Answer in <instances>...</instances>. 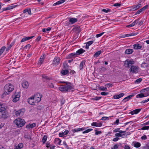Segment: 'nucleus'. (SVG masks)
I'll list each match as a JSON object with an SVG mask.
<instances>
[{
  "label": "nucleus",
  "mask_w": 149,
  "mask_h": 149,
  "mask_svg": "<svg viewBox=\"0 0 149 149\" xmlns=\"http://www.w3.org/2000/svg\"><path fill=\"white\" fill-rule=\"evenodd\" d=\"M4 93L6 95L9 94L14 89L13 85L10 83L6 84L4 87Z\"/></svg>",
  "instance_id": "f257e3e1"
},
{
  "label": "nucleus",
  "mask_w": 149,
  "mask_h": 149,
  "mask_svg": "<svg viewBox=\"0 0 149 149\" xmlns=\"http://www.w3.org/2000/svg\"><path fill=\"white\" fill-rule=\"evenodd\" d=\"M72 88L71 83H67L65 85H61L59 87V90L61 91L67 92Z\"/></svg>",
  "instance_id": "f03ea898"
},
{
  "label": "nucleus",
  "mask_w": 149,
  "mask_h": 149,
  "mask_svg": "<svg viewBox=\"0 0 149 149\" xmlns=\"http://www.w3.org/2000/svg\"><path fill=\"white\" fill-rule=\"evenodd\" d=\"M14 123L18 127H22L26 123V122L24 119L18 118L15 120Z\"/></svg>",
  "instance_id": "7ed1b4c3"
},
{
  "label": "nucleus",
  "mask_w": 149,
  "mask_h": 149,
  "mask_svg": "<svg viewBox=\"0 0 149 149\" xmlns=\"http://www.w3.org/2000/svg\"><path fill=\"white\" fill-rule=\"evenodd\" d=\"M134 62L133 60L127 59L125 61L124 65L126 67L129 68L130 66H132V65L134 63Z\"/></svg>",
  "instance_id": "20e7f679"
},
{
  "label": "nucleus",
  "mask_w": 149,
  "mask_h": 149,
  "mask_svg": "<svg viewBox=\"0 0 149 149\" xmlns=\"http://www.w3.org/2000/svg\"><path fill=\"white\" fill-rule=\"evenodd\" d=\"M20 97V93H15L12 96L13 98V101L15 102H17L19 100Z\"/></svg>",
  "instance_id": "39448f33"
},
{
  "label": "nucleus",
  "mask_w": 149,
  "mask_h": 149,
  "mask_svg": "<svg viewBox=\"0 0 149 149\" xmlns=\"http://www.w3.org/2000/svg\"><path fill=\"white\" fill-rule=\"evenodd\" d=\"M129 70L130 73H136L139 72V67L137 66H132L130 67Z\"/></svg>",
  "instance_id": "423d86ee"
},
{
  "label": "nucleus",
  "mask_w": 149,
  "mask_h": 149,
  "mask_svg": "<svg viewBox=\"0 0 149 149\" xmlns=\"http://www.w3.org/2000/svg\"><path fill=\"white\" fill-rule=\"evenodd\" d=\"M42 97V95L40 93H37L33 96L34 97L35 101L36 102H38L41 101V98Z\"/></svg>",
  "instance_id": "0eeeda50"
},
{
  "label": "nucleus",
  "mask_w": 149,
  "mask_h": 149,
  "mask_svg": "<svg viewBox=\"0 0 149 149\" xmlns=\"http://www.w3.org/2000/svg\"><path fill=\"white\" fill-rule=\"evenodd\" d=\"M60 61V58L58 57H56L53 60L52 64L56 66L59 64Z\"/></svg>",
  "instance_id": "6e6552de"
},
{
  "label": "nucleus",
  "mask_w": 149,
  "mask_h": 149,
  "mask_svg": "<svg viewBox=\"0 0 149 149\" xmlns=\"http://www.w3.org/2000/svg\"><path fill=\"white\" fill-rule=\"evenodd\" d=\"M17 6V5L13 4L9 6L8 7L6 8H2V10H3V11H6L7 10H10L15 8Z\"/></svg>",
  "instance_id": "1a4fd4ad"
},
{
  "label": "nucleus",
  "mask_w": 149,
  "mask_h": 149,
  "mask_svg": "<svg viewBox=\"0 0 149 149\" xmlns=\"http://www.w3.org/2000/svg\"><path fill=\"white\" fill-rule=\"evenodd\" d=\"M35 99L33 96L29 97L28 99V102L29 104L32 105H35Z\"/></svg>",
  "instance_id": "9d476101"
},
{
  "label": "nucleus",
  "mask_w": 149,
  "mask_h": 149,
  "mask_svg": "<svg viewBox=\"0 0 149 149\" xmlns=\"http://www.w3.org/2000/svg\"><path fill=\"white\" fill-rule=\"evenodd\" d=\"M22 85L23 88L26 89L29 87V84L27 81L24 80L22 81Z\"/></svg>",
  "instance_id": "9b49d317"
},
{
  "label": "nucleus",
  "mask_w": 149,
  "mask_h": 149,
  "mask_svg": "<svg viewBox=\"0 0 149 149\" xmlns=\"http://www.w3.org/2000/svg\"><path fill=\"white\" fill-rule=\"evenodd\" d=\"M1 113V117L3 119H6L8 117V113L7 111L2 112Z\"/></svg>",
  "instance_id": "f8f14e48"
},
{
  "label": "nucleus",
  "mask_w": 149,
  "mask_h": 149,
  "mask_svg": "<svg viewBox=\"0 0 149 149\" xmlns=\"http://www.w3.org/2000/svg\"><path fill=\"white\" fill-rule=\"evenodd\" d=\"M133 48L135 49H139L142 47V44H141L136 43L133 45Z\"/></svg>",
  "instance_id": "ddd939ff"
},
{
  "label": "nucleus",
  "mask_w": 149,
  "mask_h": 149,
  "mask_svg": "<svg viewBox=\"0 0 149 149\" xmlns=\"http://www.w3.org/2000/svg\"><path fill=\"white\" fill-rule=\"evenodd\" d=\"M142 6L141 5V4H139L138 5H134L132 7V8L131 9L132 11L135 10L139 9Z\"/></svg>",
  "instance_id": "4468645a"
},
{
  "label": "nucleus",
  "mask_w": 149,
  "mask_h": 149,
  "mask_svg": "<svg viewBox=\"0 0 149 149\" xmlns=\"http://www.w3.org/2000/svg\"><path fill=\"white\" fill-rule=\"evenodd\" d=\"M24 112L21 110H19L16 111L15 113L16 116H21L23 114Z\"/></svg>",
  "instance_id": "2eb2a0df"
},
{
  "label": "nucleus",
  "mask_w": 149,
  "mask_h": 149,
  "mask_svg": "<svg viewBox=\"0 0 149 149\" xmlns=\"http://www.w3.org/2000/svg\"><path fill=\"white\" fill-rule=\"evenodd\" d=\"M34 37V36H30V37H24L22 39L21 42H24L27 40H29L31 39L32 38Z\"/></svg>",
  "instance_id": "dca6fc26"
},
{
  "label": "nucleus",
  "mask_w": 149,
  "mask_h": 149,
  "mask_svg": "<svg viewBox=\"0 0 149 149\" xmlns=\"http://www.w3.org/2000/svg\"><path fill=\"white\" fill-rule=\"evenodd\" d=\"M141 109H136L130 112V113L132 115H133L134 114H137L140 111Z\"/></svg>",
  "instance_id": "f3484780"
},
{
  "label": "nucleus",
  "mask_w": 149,
  "mask_h": 149,
  "mask_svg": "<svg viewBox=\"0 0 149 149\" xmlns=\"http://www.w3.org/2000/svg\"><path fill=\"white\" fill-rule=\"evenodd\" d=\"M124 95V94L123 93H121L119 95H113V98L115 99H118L123 97Z\"/></svg>",
  "instance_id": "a211bd4d"
},
{
  "label": "nucleus",
  "mask_w": 149,
  "mask_h": 149,
  "mask_svg": "<svg viewBox=\"0 0 149 149\" xmlns=\"http://www.w3.org/2000/svg\"><path fill=\"white\" fill-rule=\"evenodd\" d=\"M91 125L93 126L100 127L102 125V124L100 123H97L96 122H93L91 124Z\"/></svg>",
  "instance_id": "6ab92c4d"
},
{
  "label": "nucleus",
  "mask_w": 149,
  "mask_h": 149,
  "mask_svg": "<svg viewBox=\"0 0 149 149\" xmlns=\"http://www.w3.org/2000/svg\"><path fill=\"white\" fill-rule=\"evenodd\" d=\"M36 124L33 123L31 124H29L26 125V127L27 128L32 129L36 126Z\"/></svg>",
  "instance_id": "aec40b11"
},
{
  "label": "nucleus",
  "mask_w": 149,
  "mask_h": 149,
  "mask_svg": "<svg viewBox=\"0 0 149 149\" xmlns=\"http://www.w3.org/2000/svg\"><path fill=\"white\" fill-rule=\"evenodd\" d=\"M77 19L76 18H71L70 19L69 22H70L71 24H73L77 22Z\"/></svg>",
  "instance_id": "412c9836"
},
{
  "label": "nucleus",
  "mask_w": 149,
  "mask_h": 149,
  "mask_svg": "<svg viewBox=\"0 0 149 149\" xmlns=\"http://www.w3.org/2000/svg\"><path fill=\"white\" fill-rule=\"evenodd\" d=\"M85 52V51L82 48H81L76 51V54L77 55H79Z\"/></svg>",
  "instance_id": "4be33fe9"
},
{
  "label": "nucleus",
  "mask_w": 149,
  "mask_h": 149,
  "mask_svg": "<svg viewBox=\"0 0 149 149\" xmlns=\"http://www.w3.org/2000/svg\"><path fill=\"white\" fill-rule=\"evenodd\" d=\"M85 130V128L84 127L81 128H79L77 129H74L72 130V132L74 133L75 132H77L81 131H82Z\"/></svg>",
  "instance_id": "5701e85b"
},
{
  "label": "nucleus",
  "mask_w": 149,
  "mask_h": 149,
  "mask_svg": "<svg viewBox=\"0 0 149 149\" xmlns=\"http://www.w3.org/2000/svg\"><path fill=\"white\" fill-rule=\"evenodd\" d=\"M133 50L132 49H127L125 50V53L127 54H131L133 52Z\"/></svg>",
  "instance_id": "b1692460"
},
{
  "label": "nucleus",
  "mask_w": 149,
  "mask_h": 149,
  "mask_svg": "<svg viewBox=\"0 0 149 149\" xmlns=\"http://www.w3.org/2000/svg\"><path fill=\"white\" fill-rule=\"evenodd\" d=\"M132 143L134 146L136 148H139L141 146V143L138 142H133Z\"/></svg>",
  "instance_id": "393cba45"
},
{
  "label": "nucleus",
  "mask_w": 149,
  "mask_h": 149,
  "mask_svg": "<svg viewBox=\"0 0 149 149\" xmlns=\"http://www.w3.org/2000/svg\"><path fill=\"white\" fill-rule=\"evenodd\" d=\"M23 147V144L22 143H19L17 146H15V149H22Z\"/></svg>",
  "instance_id": "a878e982"
},
{
  "label": "nucleus",
  "mask_w": 149,
  "mask_h": 149,
  "mask_svg": "<svg viewBox=\"0 0 149 149\" xmlns=\"http://www.w3.org/2000/svg\"><path fill=\"white\" fill-rule=\"evenodd\" d=\"M136 35V33H130L128 34H126L121 36V37L122 38H124L127 37H129L131 36H135Z\"/></svg>",
  "instance_id": "bb28decb"
},
{
  "label": "nucleus",
  "mask_w": 149,
  "mask_h": 149,
  "mask_svg": "<svg viewBox=\"0 0 149 149\" xmlns=\"http://www.w3.org/2000/svg\"><path fill=\"white\" fill-rule=\"evenodd\" d=\"M93 41H91L87 42L86 43V48L88 49L89 48V46L93 44Z\"/></svg>",
  "instance_id": "cd10ccee"
},
{
  "label": "nucleus",
  "mask_w": 149,
  "mask_h": 149,
  "mask_svg": "<svg viewBox=\"0 0 149 149\" xmlns=\"http://www.w3.org/2000/svg\"><path fill=\"white\" fill-rule=\"evenodd\" d=\"M134 96V95H130L128 96L125 98L123 100V101H125V102H126L129 100H130L131 97Z\"/></svg>",
  "instance_id": "c85d7f7f"
},
{
  "label": "nucleus",
  "mask_w": 149,
  "mask_h": 149,
  "mask_svg": "<svg viewBox=\"0 0 149 149\" xmlns=\"http://www.w3.org/2000/svg\"><path fill=\"white\" fill-rule=\"evenodd\" d=\"M61 73L63 75H65L68 74L69 71L67 70H62Z\"/></svg>",
  "instance_id": "c756f323"
},
{
  "label": "nucleus",
  "mask_w": 149,
  "mask_h": 149,
  "mask_svg": "<svg viewBox=\"0 0 149 149\" xmlns=\"http://www.w3.org/2000/svg\"><path fill=\"white\" fill-rule=\"evenodd\" d=\"M85 65V62L84 61H82L79 65V68L80 69V70H81L82 69H83L84 66Z\"/></svg>",
  "instance_id": "7c9ffc66"
},
{
  "label": "nucleus",
  "mask_w": 149,
  "mask_h": 149,
  "mask_svg": "<svg viewBox=\"0 0 149 149\" xmlns=\"http://www.w3.org/2000/svg\"><path fill=\"white\" fill-rule=\"evenodd\" d=\"M65 1V0H61L53 4V6H55L63 3Z\"/></svg>",
  "instance_id": "2f4dec72"
},
{
  "label": "nucleus",
  "mask_w": 149,
  "mask_h": 149,
  "mask_svg": "<svg viewBox=\"0 0 149 149\" xmlns=\"http://www.w3.org/2000/svg\"><path fill=\"white\" fill-rule=\"evenodd\" d=\"M61 141L58 138H56L55 140V143H56L57 144H58L59 145H61Z\"/></svg>",
  "instance_id": "473e14b6"
},
{
  "label": "nucleus",
  "mask_w": 149,
  "mask_h": 149,
  "mask_svg": "<svg viewBox=\"0 0 149 149\" xmlns=\"http://www.w3.org/2000/svg\"><path fill=\"white\" fill-rule=\"evenodd\" d=\"M102 52L101 50H100L96 52L93 55L94 57L97 58L98 57Z\"/></svg>",
  "instance_id": "72a5a7b5"
},
{
  "label": "nucleus",
  "mask_w": 149,
  "mask_h": 149,
  "mask_svg": "<svg viewBox=\"0 0 149 149\" xmlns=\"http://www.w3.org/2000/svg\"><path fill=\"white\" fill-rule=\"evenodd\" d=\"M125 134H121V133H116L115 134V136L116 137H121L122 138H123V136H125Z\"/></svg>",
  "instance_id": "f704fd0d"
},
{
  "label": "nucleus",
  "mask_w": 149,
  "mask_h": 149,
  "mask_svg": "<svg viewBox=\"0 0 149 149\" xmlns=\"http://www.w3.org/2000/svg\"><path fill=\"white\" fill-rule=\"evenodd\" d=\"M51 30V27H49L46 29H42V31L44 33H48V32Z\"/></svg>",
  "instance_id": "c9c22d12"
},
{
  "label": "nucleus",
  "mask_w": 149,
  "mask_h": 149,
  "mask_svg": "<svg viewBox=\"0 0 149 149\" xmlns=\"http://www.w3.org/2000/svg\"><path fill=\"white\" fill-rule=\"evenodd\" d=\"M15 43V41H14L13 42H12L10 44V45L8 47H7L6 49V51H8L9 49H10L14 45V44Z\"/></svg>",
  "instance_id": "e433bc0d"
},
{
  "label": "nucleus",
  "mask_w": 149,
  "mask_h": 149,
  "mask_svg": "<svg viewBox=\"0 0 149 149\" xmlns=\"http://www.w3.org/2000/svg\"><path fill=\"white\" fill-rule=\"evenodd\" d=\"M47 136L46 135H45L42 139V141L43 143H45L46 141L47 138Z\"/></svg>",
  "instance_id": "4c0bfd02"
},
{
  "label": "nucleus",
  "mask_w": 149,
  "mask_h": 149,
  "mask_svg": "<svg viewBox=\"0 0 149 149\" xmlns=\"http://www.w3.org/2000/svg\"><path fill=\"white\" fill-rule=\"evenodd\" d=\"M63 66L64 68L65 69H67L68 68L69 65H68L67 61H65L64 63H63Z\"/></svg>",
  "instance_id": "58836bf2"
},
{
  "label": "nucleus",
  "mask_w": 149,
  "mask_h": 149,
  "mask_svg": "<svg viewBox=\"0 0 149 149\" xmlns=\"http://www.w3.org/2000/svg\"><path fill=\"white\" fill-rule=\"evenodd\" d=\"M144 97V94H143L142 93L139 94L137 95L136 96V97L137 98H142Z\"/></svg>",
  "instance_id": "ea45409f"
},
{
  "label": "nucleus",
  "mask_w": 149,
  "mask_h": 149,
  "mask_svg": "<svg viewBox=\"0 0 149 149\" xmlns=\"http://www.w3.org/2000/svg\"><path fill=\"white\" fill-rule=\"evenodd\" d=\"M6 49V47L5 46H3L0 49V56L3 53V52Z\"/></svg>",
  "instance_id": "a19ab883"
},
{
  "label": "nucleus",
  "mask_w": 149,
  "mask_h": 149,
  "mask_svg": "<svg viewBox=\"0 0 149 149\" xmlns=\"http://www.w3.org/2000/svg\"><path fill=\"white\" fill-rule=\"evenodd\" d=\"M6 109L5 107H2L0 105V112L2 113V112L6 111Z\"/></svg>",
  "instance_id": "79ce46f5"
},
{
  "label": "nucleus",
  "mask_w": 149,
  "mask_h": 149,
  "mask_svg": "<svg viewBox=\"0 0 149 149\" xmlns=\"http://www.w3.org/2000/svg\"><path fill=\"white\" fill-rule=\"evenodd\" d=\"M149 129V126H144L142 128H141L140 130H148Z\"/></svg>",
  "instance_id": "37998d69"
},
{
  "label": "nucleus",
  "mask_w": 149,
  "mask_h": 149,
  "mask_svg": "<svg viewBox=\"0 0 149 149\" xmlns=\"http://www.w3.org/2000/svg\"><path fill=\"white\" fill-rule=\"evenodd\" d=\"M100 90L103 91H106L107 90V88L106 87L104 86H100L99 87Z\"/></svg>",
  "instance_id": "c03bdc74"
},
{
  "label": "nucleus",
  "mask_w": 149,
  "mask_h": 149,
  "mask_svg": "<svg viewBox=\"0 0 149 149\" xmlns=\"http://www.w3.org/2000/svg\"><path fill=\"white\" fill-rule=\"evenodd\" d=\"M93 129H89L86 130L84 131L83 132V133L84 134V133H86L89 132L91 131Z\"/></svg>",
  "instance_id": "a18cd8bd"
},
{
  "label": "nucleus",
  "mask_w": 149,
  "mask_h": 149,
  "mask_svg": "<svg viewBox=\"0 0 149 149\" xmlns=\"http://www.w3.org/2000/svg\"><path fill=\"white\" fill-rule=\"evenodd\" d=\"M148 7V5H146L140 9L142 12L143 11H144L146 9H147Z\"/></svg>",
  "instance_id": "49530a36"
},
{
  "label": "nucleus",
  "mask_w": 149,
  "mask_h": 149,
  "mask_svg": "<svg viewBox=\"0 0 149 149\" xmlns=\"http://www.w3.org/2000/svg\"><path fill=\"white\" fill-rule=\"evenodd\" d=\"M42 78L46 80H48L49 79V77L47 76L45 74H43L42 75Z\"/></svg>",
  "instance_id": "de8ad7c7"
},
{
  "label": "nucleus",
  "mask_w": 149,
  "mask_h": 149,
  "mask_svg": "<svg viewBox=\"0 0 149 149\" xmlns=\"http://www.w3.org/2000/svg\"><path fill=\"white\" fill-rule=\"evenodd\" d=\"M142 80V79L141 78H139L137 79L135 81V82L136 83H137V84L139 83H140Z\"/></svg>",
  "instance_id": "09e8293b"
},
{
  "label": "nucleus",
  "mask_w": 149,
  "mask_h": 149,
  "mask_svg": "<svg viewBox=\"0 0 149 149\" xmlns=\"http://www.w3.org/2000/svg\"><path fill=\"white\" fill-rule=\"evenodd\" d=\"M113 86V84L111 83H108L105 85V86H107L108 88L111 87Z\"/></svg>",
  "instance_id": "8fccbe9b"
},
{
  "label": "nucleus",
  "mask_w": 149,
  "mask_h": 149,
  "mask_svg": "<svg viewBox=\"0 0 149 149\" xmlns=\"http://www.w3.org/2000/svg\"><path fill=\"white\" fill-rule=\"evenodd\" d=\"M147 137L146 135H144L141 137V139L142 140H146L147 139Z\"/></svg>",
  "instance_id": "3c124183"
},
{
  "label": "nucleus",
  "mask_w": 149,
  "mask_h": 149,
  "mask_svg": "<svg viewBox=\"0 0 149 149\" xmlns=\"http://www.w3.org/2000/svg\"><path fill=\"white\" fill-rule=\"evenodd\" d=\"M110 9H108L106 10V9H102V11L106 13H108V12H110Z\"/></svg>",
  "instance_id": "603ef678"
},
{
  "label": "nucleus",
  "mask_w": 149,
  "mask_h": 149,
  "mask_svg": "<svg viewBox=\"0 0 149 149\" xmlns=\"http://www.w3.org/2000/svg\"><path fill=\"white\" fill-rule=\"evenodd\" d=\"M104 32H102L100 33L97 34L96 35V37L97 38H99L101 36H102L104 34Z\"/></svg>",
  "instance_id": "864d4df0"
},
{
  "label": "nucleus",
  "mask_w": 149,
  "mask_h": 149,
  "mask_svg": "<svg viewBox=\"0 0 149 149\" xmlns=\"http://www.w3.org/2000/svg\"><path fill=\"white\" fill-rule=\"evenodd\" d=\"M101 98V97H97L94 98H92V100H100Z\"/></svg>",
  "instance_id": "5fc2aeb1"
},
{
  "label": "nucleus",
  "mask_w": 149,
  "mask_h": 149,
  "mask_svg": "<svg viewBox=\"0 0 149 149\" xmlns=\"http://www.w3.org/2000/svg\"><path fill=\"white\" fill-rule=\"evenodd\" d=\"M121 4L118 3H115L113 6H116L117 7H119L120 6Z\"/></svg>",
  "instance_id": "6e6d98bb"
},
{
  "label": "nucleus",
  "mask_w": 149,
  "mask_h": 149,
  "mask_svg": "<svg viewBox=\"0 0 149 149\" xmlns=\"http://www.w3.org/2000/svg\"><path fill=\"white\" fill-rule=\"evenodd\" d=\"M109 119V117H103L101 119V120H107Z\"/></svg>",
  "instance_id": "4d7b16f0"
},
{
  "label": "nucleus",
  "mask_w": 149,
  "mask_h": 149,
  "mask_svg": "<svg viewBox=\"0 0 149 149\" xmlns=\"http://www.w3.org/2000/svg\"><path fill=\"white\" fill-rule=\"evenodd\" d=\"M120 128H118L116 129H115L113 131V132H119V131H120Z\"/></svg>",
  "instance_id": "13d9d810"
},
{
  "label": "nucleus",
  "mask_w": 149,
  "mask_h": 149,
  "mask_svg": "<svg viewBox=\"0 0 149 149\" xmlns=\"http://www.w3.org/2000/svg\"><path fill=\"white\" fill-rule=\"evenodd\" d=\"M118 148V146L117 145H115L114 146L111 148V149H117Z\"/></svg>",
  "instance_id": "bf43d9fd"
},
{
  "label": "nucleus",
  "mask_w": 149,
  "mask_h": 149,
  "mask_svg": "<svg viewBox=\"0 0 149 149\" xmlns=\"http://www.w3.org/2000/svg\"><path fill=\"white\" fill-rule=\"evenodd\" d=\"M108 94V93L107 92H102L101 93V94L102 95H106Z\"/></svg>",
  "instance_id": "052dcab7"
},
{
  "label": "nucleus",
  "mask_w": 149,
  "mask_h": 149,
  "mask_svg": "<svg viewBox=\"0 0 149 149\" xmlns=\"http://www.w3.org/2000/svg\"><path fill=\"white\" fill-rule=\"evenodd\" d=\"M70 54L73 58H74L77 55V54H76V53H71Z\"/></svg>",
  "instance_id": "680f3d73"
},
{
  "label": "nucleus",
  "mask_w": 149,
  "mask_h": 149,
  "mask_svg": "<svg viewBox=\"0 0 149 149\" xmlns=\"http://www.w3.org/2000/svg\"><path fill=\"white\" fill-rule=\"evenodd\" d=\"M44 60L40 59L39 60V62L38 63L40 65H41L43 63V62L44 61Z\"/></svg>",
  "instance_id": "e2e57ef3"
},
{
  "label": "nucleus",
  "mask_w": 149,
  "mask_h": 149,
  "mask_svg": "<svg viewBox=\"0 0 149 149\" xmlns=\"http://www.w3.org/2000/svg\"><path fill=\"white\" fill-rule=\"evenodd\" d=\"M140 19L138 18L137 19L135 20L133 22V23H134V25H135L136 24L138 23V22L139 21V20Z\"/></svg>",
  "instance_id": "0e129e2a"
},
{
  "label": "nucleus",
  "mask_w": 149,
  "mask_h": 149,
  "mask_svg": "<svg viewBox=\"0 0 149 149\" xmlns=\"http://www.w3.org/2000/svg\"><path fill=\"white\" fill-rule=\"evenodd\" d=\"M31 45L30 44H28L26 45L24 47V48L26 49H29L31 47Z\"/></svg>",
  "instance_id": "69168bd1"
},
{
  "label": "nucleus",
  "mask_w": 149,
  "mask_h": 149,
  "mask_svg": "<svg viewBox=\"0 0 149 149\" xmlns=\"http://www.w3.org/2000/svg\"><path fill=\"white\" fill-rule=\"evenodd\" d=\"M46 57V55L45 54H44L43 56H42L40 58V59H42V60H45V59Z\"/></svg>",
  "instance_id": "338daca9"
},
{
  "label": "nucleus",
  "mask_w": 149,
  "mask_h": 149,
  "mask_svg": "<svg viewBox=\"0 0 149 149\" xmlns=\"http://www.w3.org/2000/svg\"><path fill=\"white\" fill-rule=\"evenodd\" d=\"M119 139L118 137H116L113 138V139L112 141H113L116 142Z\"/></svg>",
  "instance_id": "774afa93"
}]
</instances>
